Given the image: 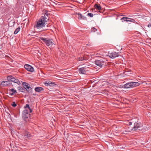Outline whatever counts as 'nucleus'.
Wrapping results in <instances>:
<instances>
[{
	"mask_svg": "<svg viewBox=\"0 0 151 151\" xmlns=\"http://www.w3.org/2000/svg\"><path fill=\"white\" fill-rule=\"evenodd\" d=\"M140 85L137 82H130L125 84L123 86L125 88H131L138 86Z\"/></svg>",
	"mask_w": 151,
	"mask_h": 151,
	"instance_id": "nucleus-3",
	"label": "nucleus"
},
{
	"mask_svg": "<svg viewBox=\"0 0 151 151\" xmlns=\"http://www.w3.org/2000/svg\"><path fill=\"white\" fill-rule=\"evenodd\" d=\"M76 17H78V19H84L85 18H86V17H85L84 14L83 15H82L81 14H75Z\"/></svg>",
	"mask_w": 151,
	"mask_h": 151,
	"instance_id": "nucleus-13",
	"label": "nucleus"
},
{
	"mask_svg": "<svg viewBox=\"0 0 151 151\" xmlns=\"http://www.w3.org/2000/svg\"><path fill=\"white\" fill-rule=\"evenodd\" d=\"M109 56L112 59L118 57L119 56V53L118 52H109L108 54Z\"/></svg>",
	"mask_w": 151,
	"mask_h": 151,
	"instance_id": "nucleus-8",
	"label": "nucleus"
},
{
	"mask_svg": "<svg viewBox=\"0 0 151 151\" xmlns=\"http://www.w3.org/2000/svg\"><path fill=\"white\" fill-rule=\"evenodd\" d=\"M47 22L45 19H39V20L37 22L36 27L40 28L45 27L46 24L45 22Z\"/></svg>",
	"mask_w": 151,
	"mask_h": 151,
	"instance_id": "nucleus-4",
	"label": "nucleus"
},
{
	"mask_svg": "<svg viewBox=\"0 0 151 151\" xmlns=\"http://www.w3.org/2000/svg\"><path fill=\"white\" fill-rule=\"evenodd\" d=\"M124 15H118L117 16V17L116 19H131V18H128L127 17H124Z\"/></svg>",
	"mask_w": 151,
	"mask_h": 151,
	"instance_id": "nucleus-15",
	"label": "nucleus"
},
{
	"mask_svg": "<svg viewBox=\"0 0 151 151\" xmlns=\"http://www.w3.org/2000/svg\"><path fill=\"white\" fill-rule=\"evenodd\" d=\"M42 15H43L44 16L42 15L41 16V19H47V18H54L53 17H50V16L52 15H50V14L48 12L47 10L45 11V14H42Z\"/></svg>",
	"mask_w": 151,
	"mask_h": 151,
	"instance_id": "nucleus-7",
	"label": "nucleus"
},
{
	"mask_svg": "<svg viewBox=\"0 0 151 151\" xmlns=\"http://www.w3.org/2000/svg\"><path fill=\"white\" fill-rule=\"evenodd\" d=\"M30 112L27 109L24 110L22 113V116L23 119L26 120L29 116V113Z\"/></svg>",
	"mask_w": 151,
	"mask_h": 151,
	"instance_id": "nucleus-6",
	"label": "nucleus"
},
{
	"mask_svg": "<svg viewBox=\"0 0 151 151\" xmlns=\"http://www.w3.org/2000/svg\"><path fill=\"white\" fill-rule=\"evenodd\" d=\"M12 106L15 107L17 106V104L15 102H13L12 104Z\"/></svg>",
	"mask_w": 151,
	"mask_h": 151,
	"instance_id": "nucleus-27",
	"label": "nucleus"
},
{
	"mask_svg": "<svg viewBox=\"0 0 151 151\" xmlns=\"http://www.w3.org/2000/svg\"><path fill=\"white\" fill-rule=\"evenodd\" d=\"M84 59H86V60L88 59V58H86L85 57H84Z\"/></svg>",
	"mask_w": 151,
	"mask_h": 151,
	"instance_id": "nucleus-32",
	"label": "nucleus"
},
{
	"mask_svg": "<svg viewBox=\"0 0 151 151\" xmlns=\"http://www.w3.org/2000/svg\"><path fill=\"white\" fill-rule=\"evenodd\" d=\"M83 60H86V59H84V57H81L79 59V60L80 61H82Z\"/></svg>",
	"mask_w": 151,
	"mask_h": 151,
	"instance_id": "nucleus-28",
	"label": "nucleus"
},
{
	"mask_svg": "<svg viewBox=\"0 0 151 151\" xmlns=\"http://www.w3.org/2000/svg\"><path fill=\"white\" fill-rule=\"evenodd\" d=\"M35 90L36 92H41L44 91V89L41 87H36L35 88Z\"/></svg>",
	"mask_w": 151,
	"mask_h": 151,
	"instance_id": "nucleus-12",
	"label": "nucleus"
},
{
	"mask_svg": "<svg viewBox=\"0 0 151 151\" xmlns=\"http://www.w3.org/2000/svg\"><path fill=\"white\" fill-rule=\"evenodd\" d=\"M97 29L94 28V27H93L91 29V32H95L97 31Z\"/></svg>",
	"mask_w": 151,
	"mask_h": 151,
	"instance_id": "nucleus-26",
	"label": "nucleus"
},
{
	"mask_svg": "<svg viewBox=\"0 0 151 151\" xmlns=\"http://www.w3.org/2000/svg\"><path fill=\"white\" fill-rule=\"evenodd\" d=\"M18 89L20 91L22 92H24L25 91V90L23 87H19Z\"/></svg>",
	"mask_w": 151,
	"mask_h": 151,
	"instance_id": "nucleus-20",
	"label": "nucleus"
},
{
	"mask_svg": "<svg viewBox=\"0 0 151 151\" xmlns=\"http://www.w3.org/2000/svg\"><path fill=\"white\" fill-rule=\"evenodd\" d=\"M56 86V85L54 82H52L51 81V83H50V86L53 87L55 86Z\"/></svg>",
	"mask_w": 151,
	"mask_h": 151,
	"instance_id": "nucleus-25",
	"label": "nucleus"
},
{
	"mask_svg": "<svg viewBox=\"0 0 151 151\" xmlns=\"http://www.w3.org/2000/svg\"><path fill=\"white\" fill-rule=\"evenodd\" d=\"M24 108L26 109H28L30 112H32V110L30 109L29 105L28 104H26V105L24 106Z\"/></svg>",
	"mask_w": 151,
	"mask_h": 151,
	"instance_id": "nucleus-19",
	"label": "nucleus"
},
{
	"mask_svg": "<svg viewBox=\"0 0 151 151\" xmlns=\"http://www.w3.org/2000/svg\"><path fill=\"white\" fill-rule=\"evenodd\" d=\"M22 85L24 89H26L28 92L30 91V90L31 89V88L27 83L25 82H23Z\"/></svg>",
	"mask_w": 151,
	"mask_h": 151,
	"instance_id": "nucleus-9",
	"label": "nucleus"
},
{
	"mask_svg": "<svg viewBox=\"0 0 151 151\" xmlns=\"http://www.w3.org/2000/svg\"><path fill=\"white\" fill-rule=\"evenodd\" d=\"M151 27V23H150L148 24V27Z\"/></svg>",
	"mask_w": 151,
	"mask_h": 151,
	"instance_id": "nucleus-31",
	"label": "nucleus"
},
{
	"mask_svg": "<svg viewBox=\"0 0 151 151\" xmlns=\"http://www.w3.org/2000/svg\"><path fill=\"white\" fill-rule=\"evenodd\" d=\"M11 81L15 83H16L18 85H19L20 84V82L18 79L15 78L13 76V77Z\"/></svg>",
	"mask_w": 151,
	"mask_h": 151,
	"instance_id": "nucleus-14",
	"label": "nucleus"
},
{
	"mask_svg": "<svg viewBox=\"0 0 151 151\" xmlns=\"http://www.w3.org/2000/svg\"><path fill=\"white\" fill-rule=\"evenodd\" d=\"M87 68L84 67L80 68L79 70V73L83 74H85L86 71H88V70H87Z\"/></svg>",
	"mask_w": 151,
	"mask_h": 151,
	"instance_id": "nucleus-11",
	"label": "nucleus"
},
{
	"mask_svg": "<svg viewBox=\"0 0 151 151\" xmlns=\"http://www.w3.org/2000/svg\"><path fill=\"white\" fill-rule=\"evenodd\" d=\"M13 76H8L7 77V80L9 82L11 81L13 78Z\"/></svg>",
	"mask_w": 151,
	"mask_h": 151,
	"instance_id": "nucleus-23",
	"label": "nucleus"
},
{
	"mask_svg": "<svg viewBox=\"0 0 151 151\" xmlns=\"http://www.w3.org/2000/svg\"><path fill=\"white\" fill-rule=\"evenodd\" d=\"M51 83V81H46L44 82V84L46 86H50V83Z\"/></svg>",
	"mask_w": 151,
	"mask_h": 151,
	"instance_id": "nucleus-22",
	"label": "nucleus"
},
{
	"mask_svg": "<svg viewBox=\"0 0 151 151\" xmlns=\"http://www.w3.org/2000/svg\"><path fill=\"white\" fill-rule=\"evenodd\" d=\"M25 136H27L28 138H29L30 137V134H27L25 135Z\"/></svg>",
	"mask_w": 151,
	"mask_h": 151,
	"instance_id": "nucleus-29",
	"label": "nucleus"
},
{
	"mask_svg": "<svg viewBox=\"0 0 151 151\" xmlns=\"http://www.w3.org/2000/svg\"><path fill=\"white\" fill-rule=\"evenodd\" d=\"M104 61L103 59L99 60H96L95 61V64L97 65L99 68H101L104 65Z\"/></svg>",
	"mask_w": 151,
	"mask_h": 151,
	"instance_id": "nucleus-5",
	"label": "nucleus"
},
{
	"mask_svg": "<svg viewBox=\"0 0 151 151\" xmlns=\"http://www.w3.org/2000/svg\"><path fill=\"white\" fill-rule=\"evenodd\" d=\"M94 7L96 9L98 10H101V6L100 4H96Z\"/></svg>",
	"mask_w": 151,
	"mask_h": 151,
	"instance_id": "nucleus-18",
	"label": "nucleus"
},
{
	"mask_svg": "<svg viewBox=\"0 0 151 151\" xmlns=\"http://www.w3.org/2000/svg\"><path fill=\"white\" fill-rule=\"evenodd\" d=\"M127 124L128 126L125 131L126 132H130L137 130H140L142 127V124L138 121L134 122L128 121Z\"/></svg>",
	"mask_w": 151,
	"mask_h": 151,
	"instance_id": "nucleus-1",
	"label": "nucleus"
},
{
	"mask_svg": "<svg viewBox=\"0 0 151 151\" xmlns=\"http://www.w3.org/2000/svg\"><path fill=\"white\" fill-rule=\"evenodd\" d=\"M85 15V17L86 16H87L89 17H92L93 16V14L91 13H86L84 14Z\"/></svg>",
	"mask_w": 151,
	"mask_h": 151,
	"instance_id": "nucleus-21",
	"label": "nucleus"
},
{
	"mask_svg": "<svg viewBox=\"0 0 151 151\" xmlns=\"http://www.w3.org/2000/svg\"><path fill=\"white\" fill-rule=\"evenodd\" d=\"M123 20H124L125 21H126V22H132V21H130V20H129V19H123Z\"/></svg>",
	"mask_w": 151,
	"mask_h": 151,
	"instance_id": "nucleus-30",
	"label": "nucleus"
},
{
	"mask_svg": "<svg viewBox=\"0 0 151 151\" xmlns=\"http://www.w3.org/2000/svg\"><path fill=\"white\" fill-rule=\"evenodd\" d=\"M10 83L8 81H3L1 83V84L3 86L9 85Z\"/></svg>",
	"mask_w": 151,
	"mask_h": 151,
	"instance_id": "nucleus-16",
	"label": "nucleus"
},
{
	"mask_svg": "<svg viewBox=\"0 0 151 151\" xmlns=\"http://www.w3.org/2000/svg\"><path fill=\"white\" fill-rule=\"evenodd\" d=\"M16 91L14 88H11L9 90V93L11 95H12L16 93Z\"/></svg>",
	"mask_w": 151,
	"mask_h": 151,
	"instance_id": "nucleus-17",
	"label": "nucleus"
},
{
	"mask_svg": "<svg viewBox=\"0 0 151 151\" xmlns=\"http://www.w3.org/2000/svg\"><path fill=\"white\" fill-rule=\"evenodd\" d=\"M20 28L19 27H18L17 28L16 30L14 31V34H17L20 31Z\"/></svg>",
	"mask_w": 151,
	"mask_h": 151,
	"instance_id": "nucleus-24",
	"label": "nucleus"
},
{
	"mask_svg": "<svg viewBox=\"0 0 151 151\" xmlns=\"http://www.w3.org/2000/svg\"><path fill=\"white\" fill-rule=\"evenodd\" d=\"M24 68L30 72H33L34 70V68L28 64H25L24 65Z\"/></svg>",
	"mask_w": 151,
	"mask_h": 151,
	"instance_id": "nucleus-10",
	"label": "nucleus"
},
{
	"mask_svg": "<svg viewBox=\"0 0 151 151\" xmlns=\"http://www.w3.org/2000/svg\"><path fill=\"white\" fill-rule=\"evenodd\" d=\"M40 39L50 48H52L55 47V44L52 39L44 37H41Z\"/></svg>",
	"mask_w": 151,
	"mask_h": 151,
	"instance_id": "nucleus-2",
	"label": "nucleus"
}]
</instances>
